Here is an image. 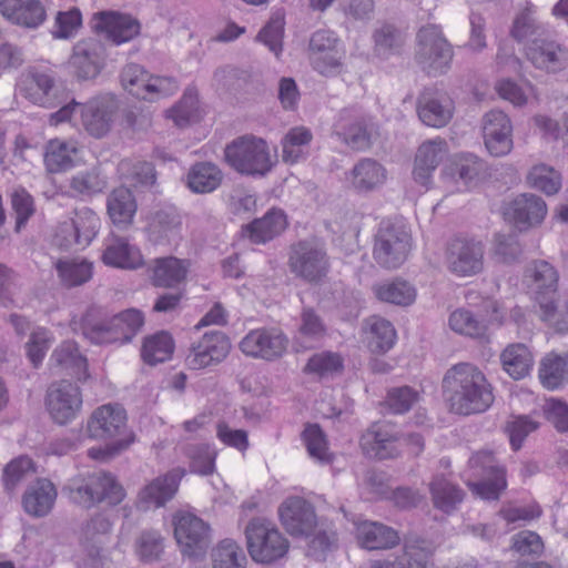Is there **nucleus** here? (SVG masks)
<instances>
[{"label":"nucleus","mask_w":568,"mask_h":568,"mask_svg":"<svg viewBox=\"0 0 568 568\" xmlns=\"http://www.w3.org/2000/svg\"><path fill=\"white\" fill-rule=\"evenodd\" d=\"M526 276L531 280V287L540 310L544 322L552 325L558 333L568 332V323L559 320L556 293L558 287V273L547 261H535L526 271Z\"/></svg>","instance_id":"nucleus-6"},{"label":"nucleus","mask_w":568,"mask_h":568,"mask_svg":"<svg viewBox=\"0 0 568 568\" xmlns=\"http://www.w3.org/2000/svg\"><path fill=\"white\" fill-rule=\"evenodd\" d=\"M412 248V236L404 223L383 220L374 236L373 257L384 268L399 267Z\"/></svg>","instance_id":"nucleus-7"},{"label":"nucleus","mask_w":568,"mask_h":568,"mask_svg":"<svg viewBox=\"0 0 568 568\" xmlns=\"http://www.w3.org/2000/svg\"><path fill=\"white\" fill-rule=\"evenodd\" d=\"M298 338L320 342L327 335V326L321 314L311 306H304L300 314Z\"/></svg>","instance_id":"nucleus-57"},{"label":"nucleus","mask_w":568,"mask_h":568,"mask_svg":"<svg viewBox=\"0 0 568 568\" xmlns=\"http://www.w3.org/2000/svg\"><path fill=\"white\" fill-rule=\"evenodd\" d=\"M175 348L174 339L169 332L160 331L144 337L141 357L148 365L154 366L171 359Z\"/></svg>","instance_id":"nucleus-45"},{"label":"nucleus","mask_w":568,"mask_h":568,"mask_svg":"<svg viewBox=\"0 0 568 568\" xmlns=\"http://www.w3.org/2000/svg\"><path fill=\"white\" fill-rule=\"evenodd\" d=\"M288 266L295 277L310 284L321 283L331 266L325 244L314 237L294 243L288 255Z\"/></svg>","instance_id":"nucleus-8"},{"label":"nucleus","mask_w":568,"mask_h":568,"mask_svg":"<svg viewBox=\"0 0 568 568\" xmlns=\"http://www.w3.org/2000/svg\"><path fill=\"white\" fill-rule=\"evenodd\" d=\"M124 90L138 99L148 100L151 74L140 64H126L120 74Z\"/></svg>","instance_id":"nucleus-53"},{"label":"nucleus","mask_w":568,"mask_h":568,"mask_svg":"<svg viewBox=\"0 0 568 568\" xmlns=\"http://www.w3.org/2000/svg\"><path fill=\"white\" fill-rule=\"evenodd\" d=\"M91 438L115 442L121 437L133 438L128 430L126 413L118 404H105L98 407L91 415L87 425Z\"/></svg>","instance_id":"nucleus-18"},{"label":"nucleus","mask_w":568,"mask_h":568,"mask_svg":"<svg viewBox=\"0 0 568 568\" xmlns=\"http://www.w3.org/2000/svg\"><path fill=\"white\" fill-rule=\"evenodd\" d=\"M222 180V171L212 162H196L186 174V185L196 194L212 193L221 185Z\"/></svg>","instance_id":"nucleus-42"},{"label":"nucleus","mask_w":568,"mask_h":568,"mask_svg":"<svg viewBox=\"0 0 568 568\" xmlns=\"http://www.w3.org/2000/svg\"><path fill=\"white\" fill-rule=\"evenodd\" d=\"M102 261L105 265L125 270H136L143 265L140 250L120 236L112 237L105 243Z\"/></svg>","instance_id":"nucleus-37"},{"label":"nucleus","mask_w":568,"mask_h":568,"mask_svg":"<svg viewBox=\"0 0 568 568\" xmlns=\"http://www.w3.org/2000/svg\"><path fill=\"white\" fill-rule=\"evenodd\" d=\"M484 244L467 237H455L446 247L447 268L457 276L478 274L484 266Z\"/></svg>","instance_id":"nucleus-16"},{"label":"nucleus","mask_w":568,"mask_h":568,"mask_svg":"<svg viewBox=\"0 0 568 568\" xmlns=\"http://www.w3.org/2000/svg\"><path fill=\"white\" fill-rule=\"evenodd\" d=\"M136 210L135 196L129 187H115L106 196V213L119 229H126L133 223Z\"/></svg>","instance_id":"nucleus-36"},{"label":"nucleus","mask_w":568,"mask_h":568,"mask_svg":"<svg viewBox=\"0 0 568 568\" xmlns=\"http://www.w3.org/2000/svg\"><path fill=\"white\" fill-rule=\"evenodd\" d=\"M78 153L79 146L74 140H50L45 145L43 159L47 171L61 173L72 169Z\"/></svg>","instance_id":"nucleus-40"},{"label":"nucleus","mask_w":568,"mask_h":568,"mask_svg":"<svg viewBox=\"0 0 568 568\" xmlns=\"http://www.w3.org/2000/svg\"><path fill=\"white\" fill-rule=\"evenodd\" d=\"M373 38L375 53L384 59L399 53L404 43L402 32L392 24L382 26L374 32Z\"/></svg>","instance_id":"nucleus-60"},{"label":"nucleus","mask_w":568,"mask_h":568,"mask_svg":"<svg viewBox=\"0 0 568 568\" xmlns=\"http://www.w3.org/2000/svg\"><path fill=\"white\" fill-rule=\"evenodd\" d=\"M184 455L190 459V471L207 476L214 471L215 455L207 445L190 444L184 447Z\"/></svg>","instance_id":"nucleus-63"},{"label":"nucleus","mask_w":568,"mask_h":568,"mask_svg":"<svg viewBox=\"0 0 568 568\" xmlns=\"http://www.w3.org/2000/svg\"><path fill=\"white\" fill-rule=\"evenodd\" d=\"M432 556L433 549L427 541H407L403 554L395 559V562L397 568H428Z\"/></svg>","instance_id":"nucleus-55"},{"label":"nucleus","mask_w":568,"mask_h":568,"mask_svg":"<svg viewBox=\"0 0 568 568\" xmlns=\"http://www.w3.org/2000/svg\"><path fill=\"white\" fill-rule=\"evenodd\" d=\"M397 437L381 423H374L361 436L359 446L363 454L373 459H392L399 455Z\"/></svg>","instance_id":"nucleus-29"},{"label":"nucleus","mask_w":568,"mask_h":568,"mask_svg":"<svg viewBox=\"0 0 568 568\" xmlns=\"http://www.w3.org/2000/svg\"><path fill=\"white\" fill-rule=\"evenodd\" d=\"M47 407L57 424L70 423L82 408V394L79 386L69 381L52 384L47 394Z\"/></svg>","instance_id":"nucleus-19"},{"label":"nucleus","mask_w":568,"mask_h":568,"mask_svg":"<svg viewBox=\"0 0 568 568\" xmlns=\"http://www.w3.org/2000/svg\"><path fill=\"white\" fill-rule=\"evenodd\" d=\"M189 268L187 260L163 256L154 258L149 265L148 272L154 287L176 290L185 282Z\"/></svg>","instance_id":"nucleus-28"},{"label":"nucleus","mask_w":568,"mask_h":568,"mask_svg":"<svg viewBox=\"0 0 568 568\" xmlns=\"http://www.w3.org/2000/svg\"><path fill=\"white\" fill-rule=\"evenodd\" d=\"M231 351V341L222 331H207L193 342L185 357L191 369H204L222 363Z\"/></svg>","instance_id":"nucleus-15"},{"label":"nucleus","mask_w":568,"mask_h":568,"mask_svg":"<svg viewBox=\"0 0 568 568\" xmlns=\"http://www.w3.org/2000/svg\"><path fill=\"white\" fill-rule=\"evenodd\" d=\"M366 328L368 347L373 353L384 354L394 346L396 332L389 321L373 316L366 321Z\"/></svg>","instance_id":"nucleus-47"},{"label":"nucleus","mask_w":568,"mask_h":568,"mask_svg":"<svg viewBox=\"0 0 568 568\" xmlns=\"http://www.w3.org/2000/svg\"><path fill=\"white\" fill-rule=\"evenodd\" d=\"M525 52L527 59L537 69L547 72H558L568 62L567 50L556 41L550 30L542 34V37L529 41V44L525 47Z\"/></svg>","instance_id":"nucleus-24"},{"label":"nucleus","mask_w":568,"mask_h":568,"mask_svg":"<svg viewBox=\"0 0 568 568\" xmlns=\"http://www.w3.org/2000/svg\"><path fill=\"white\" fill-rule=\"evenodd\" d=\"M483 135L487 151L493 156L507 155L513 149V125L501 110H490L483 118Z\"/></svg>","instance_id":"nucleus-25"},{"label":"nucleus","mask_w":568,"mask_h":568,"mask_svg":"<svg viewBox=\"0 0 568 568\" xmlns=\"http://www.w3.org/2000/svg\"><path fill=\"white\" fill-rule=\"evenodd\" d=\"M0 13L10 22L26 28L39 27L47 17L40 0H0Z\"/></svg>","instance_id":"nucleus-33"},{"label":"nucleus","mask_w":568,"mask_h":568,"mask_svg":"<svg viewBox=\"0 0 568 568\" xmlns=\"http://www.w3.org/2000/svg\"><path fill=\"white\" fill-rule=\"evenodd\" d=\"M50 362L53 367L65 371L78 381L89 377L87 358L80 353L77 343L65 341L51 354Z\"/></svg>","instance_id":"nucleus-39"},{"label":"nucleus","mask_w":568,"mask_h":568,"mask_svg":"<svg viewBox=\"0 0 568 568\" xmlns=\"http://www.w3.org/2000/svg\"><path fill=\"white\" fill-rule=\"evenodd\" d=\"M105 59V47L98 39H85L73 47L70 64L79 80L94 79L101 72Z\"/></svg>","instance_id":"nucleus-27"},{"label":"nucleus","mask_w":568,"mask_h":568,"mask_svg":"<svg viewBox=\"0 0 568 568\" xmlns=\"http://www.w3.org/2000/svg\"><path fill=\"white\" fill-rule=\"evenodd\" d=\"M226 163L237 173L265 176L273 168L267 142L253 134L241 135L224 149Z\"/></svg>","instance_id":"nucleus-5"},{"label":"nucleus","mask_w":568,"mask_h":568,"mask_svg":"<svg viewBox=\"0 0 568 568\" xmlns=\"http://www.w3.org/2000/svg\"><path fill=\"white\" fill-rule=\"evenodd\" d=\"M247 550L252 559L272 564L283 558L290 548L288 540L276 526L264 518H253L245 528Z\"/></svg>","instance_id":"nucleus-9"},{"label":"nucleus","mask_w":568,"mask_h":568,"mask_svg":"<svg viewBox=\"0 0 568 568\" xmlns=\"http://www.w3.org/2000/svg\"><path fill=\"white\" fill-rule=\"evenodd\" d=\"M108 179L99 166H92L75 173L69 182L71 192L77 196L91 197L104 191Z\"/></svg>","instance_id":"nucleus-46"},{"label":"nucleus","mask_w":568,"mask_h":568,"mask_svg":"<svg viewBox=\"0 0 568 568\" xmlns=\"http://www.w3.org/2000/svg\"><path fill=\"white\" fill-rule=\"evenodd\" d=\"M503 369L515 381L529 375L534 366V356L523 343L509 344L499 356Z\"/></svg>","instance_id":"nucleus-41"},{"label":"nucleus","mask_w":568,"mask_h":568,"mask_svg":"<svg viewBox=\"0 0 568 568\" xmlns=\"http://www.w3.org/2000/svg\"><path fill=\"white\" fill-rule=\"evenodd\" d=\"M443 395L453 413L469 416L485 413L494 403V388L474 364L458 363L446 371Z\"/></svg>","instance_id":"nucleus-1"},{"label":"nucleus","mask_w":568,"mask_h":568,"mask_svg":"<svg viewBox=\"0 0 568 568\" xmlns=\"http://www.w3.org/2000/svg\"><path fill=\"white\" fill-rule=\"evenodd\" d=\"M447 153V143L444 139L428 140L418 148L415 161L413 178L423 185L432 183V176L439 163Z\"/></svg>","instance_id":"nucleus-31"},{"label":"nucleus","mask_w":568,"mask_h":568,"mask_svg":"<svg viewBox=\"0 0 568 568\" xmlns=\"http://www.w3.org/2000/svg\"><path fill=\"white\" fill-rule=\"evenodd\" d=\"M58 493L51 480L39 478L23 494L22 506L27 514L41 518L47 516L55 503Z\"/></svg>","instance_id":"nucleus-35"},{"label":"nucleus","mask_w":568,"mask_h":568,"mask_svg":"<svg viewBox=\"0 0 568 568\" xmlns=\"http://www.w3.org/2000/svg\"><path fill=\"white\" fill-rule=\"evenodd\" d=\"M181 225L182 221L178 211L174 207H165L154 213L150 231L159 241L176 235Z\"/></svg>","instance_id":"nucleus-59"},{"label":"nucleus","mask_w":568,"mask_h":568,"mask_svg":"<svg viewBox=\"0 0 568 568\" xmlns=\"http://www.w3.org/2000/svg\"><path fill=\"white\" fill-rule=\"evenodd\" d=\"M100 225V217L92 209L84 206L75 210L71 221L59 226L57 239H62L59 245L65 248L78 245L84 248L97 236Z\"/></svg>","instance_id":"nucleus-20"},{"label":"nucleus","mask_w":568,"mask_h":568,"mask_svg":"<svg viewBox=\"0 0 568 568\" xmlns=\"http://www.w3.org/2000/svg\"><path fill=\"white\" fill-rule=\"evenodd\" d=\"M79 111L84 130L93 138L101 139L111 130L115 108L112 102L97 98L87 103H79Z\"/></svg>","instance_id":"nucleus-30"},{"label":"nucleus","mask_w":568,"mask_h":568,"mask_svg":"<svg viewBox=\"0 0 568 568\" xmlns=\"http://www.w3.org/2000/svg\"><path fill=\"white\" fill-rule=\"evenodd\" d=\"M91 29L102 33L115 45L133 41L141 34L142 24L130 13L116 10H102L93 13Z\"/></svg>","instance_id":"nucleus-13"},{"label":"nucleus","mask_w":568,"mask_h":568,"mask_svg":"<svg viewBox=\"0 0 568 568\" xmlns=\"http://www.w3.org/2000/svg\"><path fill=\"white\" fill-rule=\"evenodd\" d=\"M174 537L181 552L190 558L203 557L211 544L210 526L190 513L175 518Z\"/></svg>","instance_id":"nucleus-14"},{"label":"nucleus","mask_w":568,"mask_h":568,"mask_svg":"<svg viewBox=\"0 0 568 568\" xmlns=\"http://www.w3.org/2000/svg\"><path fill=\"white\" fill-rule=\"evenodd\" d=\"M287 226L285 213L281 209H271L262 217L253 220L242 227L243 236L254 244H265L278 236Z\"/></svg>","instance_id":"nucleus-34"},{"label":"nucleus","mask_w":568,"mask_h":568,"mask_svg":"<svg viewBox=\"0 0 568 568\" xmlns=\"http://www.w3.org/2000/svg\"><path fill=\"white\" fill-rule=\"evenodd\" d=\"M281 524L295 537L310 536L316 525L317 517L311 503L302 497H290L278 507Z\"/></svg>","instance_id":"nucleus-23"},{"label":"nucleus","mask_w":568,"mask_h":568,"mask_svg":"<svg viewBox=\"0 0 568 568\" xmlns=\"http://www.w3.org/2000/svg\"><path fill=\"white\" fill-rule=\"evenodd\" d=\"M541 384L548 389L559 388L568 379V364L558 355H547L539 367Z\"/></svg>","instance_id":"nucleus-54"},{"label":"nucleus","mask_w":568,"mask_h":568,"mask_svg":"<svg viewBox=\"0 0 568 568\" xmlns=\"http://www.w3.org/2000/svg\"><path fill=\"white\" fill-rule=\"evenodd\" d=\"M429 490L435 508L450 514L463 501L465 493L456 484L442 475H436L429 484Z\"/></svg>","instance_id":"nucleus-43"},{"label":"nucleus","mask_w":568,"mask_h":568,"mask_svg":"<svg viewBox=\"0 0 568 568\" xmlns=\"http://www.w3.org/2000/svg\"><path fill=\"white\" fill-rule=\"evenodd\" d=\"M67 489L72 503L90 509L99 504L119 505L125 497L122 485L111 473L94 471L72 478Z\"/></svg>","instance_id":"nucleus-4"},{"label":"nucleus","mask_w":568,"mask_h":568,"mask_svg":"<svg viewBox=\"0 0 568 568\" xmlns=\"http://www.w3.org/2000/svg\"><path fill=\"white\" fill-rule=\"evenodd\" d=\"M546 215V202L534 193L518 194L503 206L504 220L519 232L540 225Z\"/></svg>","instance_id":"nucleus-17"},{"label":"nucleus","mask_w":568,"mask_h":568,"mask_svg":"<svg viewBox=\"0 0 568 568\" xmlns=\"http://www.w3.org/2000/svg\"><path fill=\"white\" fill-rule=\"evenodd\" d=\"M286 347V336L274 328L252 329L240 342V349L246 356L268 362L282 357Z\"/></svg>","instance_id":"nucleus-21"},{"label":"nucleus","mask_w":568,"mask_h":568,"mask_svg":"<svg viewBox=\"0 0 568 568\" xmlns=\"http://www.w3.org/2000/svg\"><path fill=\"white\" fill-rule=\"evenodd\" d=\"M358 544L368 550L390 549L400 541L397 530L377 521H364L357 526Z\"/></svg>","instance_id":"nucleus-38"},{"label":"nucleus","mask_w":568,"mask_h":568,"mask_svg":"<svg viewBox=\"0 0 568 568\" xmlns=\"http://www.w3.org/2000/svg\"><path fill=\"white\" fill-rule=\"evenodd\" d=\"M34 471L33 462L27 456L14 458L6 465L2 471L4 490L12 494L17 487Z\"/></svg>","instance_id":"nucleus-64"},{"label":"nucleus","mask_w":568,"mask_h":568,"mask_svg":"<svg viewBox=\"0 0 568 568\" xmlns=\"http://www.w3.org/2000/svg\"><path fill=\"white\" fill-rule=\"evenodd\" d=\"M312 141L308 129L297 126L291 129L282 140V158L290 164L298 162L304 155V148Z\"/></svg>","instance_id":"nucleus-56"},{"label":"nucleus","mask_w":568,"mask_h":568,"mask_svg":"<svg viewBox=\"0 0 568 568\" xmlns=\"http://www.w3.org/2000/svg\"><path fill=\"white\" fill-rule=\"evenodd\" d=\"M11 209L16 214L14 231L19 233L36 213L33 196L22 186H18L10 193Z\"/></svg>","instance_id":"nucleus-62"},{"label":"nucleus","mask_w":568,"mask_h":568,"mask_svg":"<svg viewBox=\"0 0 568 568\" xmlns=\"http://www.w3.org/2000/svg\"><path fill=\"white\" fill-rule=\"evenodd\" d=\"M212 568H245L246 555L242 547L232 539L221 540L211 552Z\"/></svg>","instance_id":"nucleus-49"},{"label":"nucleus","mask_w":568,"mask_h":568,"mask_svg":"<svg viewBox=\"0 0 568 568\" xmlns=\"http://www.w3.org/2000/svg\"><path fill=\"white\" fill-rule=\"evenodd\" d=\"M332 130L349 149L366 151L372 146L375 124L361 108L349 106L337 113Z\"/></svg>","instance_id":"nucleus-11"},{"label":"nucleus","mask_w":568,"mask_h":568,"mask_svg":"<svg viewBox=\"0 0 568 568\" xmlns=\"http://www.w3.org/2000/svg\"><path fill=\"white\" fill-rule=\"evenodd\" d=\"M341 40L334 31L320 29L308 41V60L312 68L325 77L338 74L343 65Z\"/></svg>","instance_id":"nucleus-12"},{"label":"nucleus","mask_w":568,"mask_h":568,"mask_svg":"<svg viewBox=\"0 0 568 568\" xmlns=\"http://www.w3.org/2000/svg\"><path fill=\"white\" fill-rule=\"evenodd\" d=\"M454 109L449 94L435 87L425 88L417 98L418 118L427 126H445L452 120Z\"/></svg>","instance_id":"nucleus-22"},{"label":"nucleus","mask_w":568,"mask_h":568,"mask_svg":"<svg viewBox=\"0 0 568 568\" xmlns=\"http://www.w3.org/2000/svg\"><path fill=\"white\" fill-rule=\"evenodd\" d=\"M372 291L378 301L398 306H408L416 298L415 287L400 278L376 283Z\"/></svg>","instance_id":"nucleus-44"},{"label":"nucleus","mask_w":568,"mask_h":568,"mask_svg":"<svg viewBox=\"0 0 568 568\" xmlns=\"http://www.w3.org/2000/svg\"><path fill=\"white\" fill-rule=\"evenodd\" d=\"M526 182L546 195H554L561 187V174L549 165L537 164L529 170Z\"/></svg>","instance_id":"nucleus-52"},{"label":"nucleus","mask_w":568,"mask_h":568,"mask_svg":"<svg viewBox=\"0 0 568 568\" xmlns=\"http://www.w3.org/2000/svg\"><path fill=\"white\" fill-rule=\"evenodd\" d=\"M343 368L344 359L338 353L324 351L313 354L303 371L320 378H328L341 373Z\"/></svg>","instance_id":"nucleus-51"},{"label":"nucleus","mask_w":568,"mask_h":568,"mask_svg":"<svg viewBox=\"0 0 568 568\" xmlns=\"http://www.w3.org/2000/svg\"><path fill=\"white\" fill-rule=\"evenodd\" d=\"M144 324L141 311L130 308L110 316L99 306H90L80 317H73L70 326L92 344H126Z\"/></svg>","instance_id":"nucleus-2"},{"label":"nucleus","mask_w":568,"mask_h":568,"mask_svg":"<svg viewBox=\"0 0 568 568\" xmlns=\"http://www.w3.org/2000/svg\"><path fill=\"white\" fill-rule=\"evenodd\" d=\"M416 62L428 75H440L450 69L453 47L435 24L422 27L417 33Z\"/></svg>","instance_id":"nucleus-10"},{"label":"nucleus","mask_w":568,"mask_h":568,"mask_svg":"<svg viewBox=\"0 0 568 568\" xmlns=\"http://www.w3.org/2000/svg\"><path fill=\"white\" fill-rule=\"evenodd\" d=\"M387 179V170L377 160L361 159L349 171L347 180L352 189L361 194L374 192L382 187Z\"/></svg>","instance_id":"nucleus-32"},{"label":"nucleus","mask_w":568,"mask_h":568,"mask_svg":"<svg viewBox=\"0 0 568 568\" xmlns=\"http://www.w3.org/2000/svg\"><path fill=\"white\" fill-rule=\"evenodd\" d=\"M55 268L62 284L67 287L80 286L87 283L93 273L90 262L78 260H59Z\"/></svg>","instance_id":"nucleus-50"},{"label":"nucleus","mask_w":568,"mask_h":568,"mask_svg":"<svg viewBox=\"0 0 568 568\" xmlns=\"http://www.w3.org/2000/svg\"><path fill=\"white\" fill-rule=\"evenodd\" d=\"M449 326L454 332L471 338H487L488 324L486 320L465 308L456 310L450 314Z\"/></svg>","instance_id":"nucleus-48"},{"label":"nucleus","mask_w":568,"mask_h":568,"mask_svg":"<svg viewBox=\"0 0 568 568\" xmlns=\"http://www.w3.org/2000/svg\"><path fill=\"white\" fill-rule=\"evenodd\" d=\"M24 97L32 103L48 108H59L49 116L51 125L70 122L79 106L71 92L58 82L51 71L31 68L26 79Z\"/></svg>","instance_id":"nucleus-3"},{"label":"nucleus","mask_w":568,"mask_h":568,"mask_svg":"<svg viewBox=\"0 0 568 568\" xmlns=\"http://www.w3.org/2000/svg\"><path fill=\"white\" fill-rule=\"evenodd\" d=\"M184 474V469L178 467L151 480L140 490L138 506L145 510L165 506L178 493Z\"/></svg>","instance_id":"nucleus-26"},{"label":"nucleus","mask_w":568,"mask_h":568,"mask_svg":"<svg viewBox=\"0 0 568 568\" xmlns=\"http://www.w3.org/2000/svg\"><path fill=\"white\" fill-rule=\"evenodd\" d=\"M477 481L468 480L466 484L470 491L488 501L498 500L507 488L506 473L495 474L493 476L477 478Z\"/></svg>","instance_id":"nucleus-61"},{"label":"nucleus","mask_w":568,"mask_h":568,"mask_svg":"<svg viewBox=\"0 0 568 568\" xmlns=\"http://www.w3.org/2000/svg\"><path fill=\"white\" fill-rule=\"evenodd\" d=\"M302 439L308 455L321 464H329L333 455L328 452L324 432L317 424H308L302 433Z\"/></svg>","instance_id":"nucleus-58"}]
</instances>
